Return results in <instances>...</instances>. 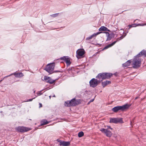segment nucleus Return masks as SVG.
Instances as JSON below:
<instances>
[{"label": "nucleus", "mask_w": 146, "mask_h": 146, "mask_svg": "<svg viewBox=\"0 0 146 146\" xmlns=\"http://www.w3.org/2000/svg\"><path fill=\"white\" fill-rule=\"evenodd\" d=\"M141 60L136 56L131 61V64L133 67L135 68H139L141 66Z\"/></svg>", "instance_id": "f257e3e1"}, {"label": "nucleus", "mask_w": 146, "mask_h": 146, "mask_svg": "<svg viewBox=\"0 0 146 146\" xmlns=\"http://www.w3.org/2000/svg\"><path fill=\"white\" fill-rule=\"evenodd\" d=\"M108 129H110L111 130H112V128H111L110 126H108Z\"/></svg>", "instance_id": "c9c22d12"}, {"label": "nucleus", "mask_w": 146, "mask_h": 146, "mask_svg": "<svg viewBox=\"0 0 146 146\" xmlns=\"http://www.w3.org/2000/svg\"><path fill=\"white\" fill-rule=\"evenodd\" d=\"M59 143H59V145H62L61 143H62V142L63 141L61 140L60 139H57L56 140Z\"/></svg>", "instance_id": "cd10ccee"}, {"label": "nucleus", "mask_w": 146, "mask_h": 146, "mask_svg": "<svg viewBox=\"0 0 146 146\" xmlns=\"http://www.w3.org/2000/svg\"><path fill=\"white\" fill-rule=\"evenodd\" d=\"M70 101H67L65 102L64 105L66 106L70 107L71 106Z\"/></svg>", "instance_id": "5701e85b"}, {"label": "nucleus", "mask_w": 146, "mask_h": 146, "mask_svg": "<svg viewBox=\"0 0 146 146\" xmlns=\"http://www.w3.org/2000/svg\"><path fill=\"white\" fill-rule=\"evenodd\" d=\"M130 106V105L128 104H126L122 106H118L113 108L112 109V110L115 113L117 112L119 110L123 111L128 109Z\"/></svg>", "instance_id": "f03ea898"}, {"label": "nucleus", "mask_w": 146, "mask_h": 146, "mask_svg": "<svg viewBox=\"0 0 146 146\" xmlns=\"http://www.w3.org/2000/svg\"><path fill=\"white\" fill-rule=\"evenodd\" d=\"M139 97H136L135 98V100H136V99H138V98H139Z\"/></svg>", "instance_id": "e433bc0d"}, {"label": "nucleus", "mask_w": 146, "mask_h": 146, "mask_svg": "<svg viewBox=\"0 0 146 146\" xmlns=\"http://www.w3.org/2000/svg\"><path fill=\"white\" fill-rule=\"evenodd\" d=\"M55 66L54 63L48 64L46 66L45 70L50 74H51L53 72Z\"/></svg>", "instance_id": "7ed1b4c3"}, {"label": "nucleus", "mask_w": 146, "mask_h": 146, "mask_svg": "<svg viewBox=\"0 0 146 146\" xmlns=\"http://www.w3.org/2000/svg\"><path fill=\"white\" fill-rule=\"evenodd\" d=\"M91 102H90V101L88 102V104H89Z\"/></svg>", "instance_id": "4c0bfd02"}, {"label": "nucleus", "mask_w": 146, "mask_h": 146, "mask_svg": "<svg viewBox=\"0 0 146 146\" xmlns=\"http://www.w3.org/2000/svg\"><path fill=\"white\" fill-rule=\"evenodd\" d=\"M53 97H55V95H54L53 96Z\"/></svg>", "instance_id": "37998d69"}, {"label": "nucleus", "mask_w": 146, "mask_h": 146, "mask_svg": "<svg viewBox=\"0 0 146 146\" xmlns=\"http://www.w3.org/2000/svg\"><path fill=\"white\" fill-rule=\"evenodd\" d=\"M94 99H92L90 100V102H93L94 101Z\"/></svg>", "instance_id": "72a5a7b5"}, {"label": "nucleus", "mask_w": 146, "mask_h": 146, "mask_svg": "<svg viewBox=\"0 0 146 146\" xmlns=\"http://www.w3.org/2000/svg\"><path fill=\"white\" fill-rule=\"evenodd\" d=\"M71 106H75L80 103V100H76L74 98L70 101Z\"/></svg>", "instance_id": "9b49d317"}, {"label": "nucleus", "mask_w": 146, "mask_h": 146, "mask_svg": "<svg viewBox=\"0 0 146 146\" xmlns=\"http://www.w3.org/2000/svg\"><path fill=\"white\" fill-rule=\"evenodd\" d=\"M43 90L40 91H38L36 93V94L38 96H40L42 94V93H41V92Z\"/></svg>", "instance_id": "c85d7f7f"}, {"label": "nucleus", "mask_w": 146, "mask_h": 146, "mask_svg": "<svg viewBox=\"0 0 146 146\" xmlns=\"http://www.w3.org/2000/svg\"><path fill=\"white\" fill-rule=\"evenodd\" d=\"M49 122L45 119H43L40 122V125H41L48 124Z\"/></svg>", "instance_id": "aec40b11"}, {"label": "nucleus", "mask_w": 146, "mask_h": 146, "mask_svg": "<svg viewBox=\"0 0 146 146\" xmlns=\"http://www.w3.org/2000/svg\"><path fill=\"white\" fill-rule=\"evenodd\" d=\"M55 72H60V71H55Z\"/></svg>", "instance_id": "ea45409f"}, {"label": "nucleus", "mask_w": 146, "mask_h": 146, "mask_svg": "<svg viewBox=\"0 0 146 146\" xmlns=\"http://www.w3.org/2000/svg\"><path fill=\"white\" fill-rule=\"evenodd\" d=\"M100 30H101V29H100V28H99V31H100Z\"/></svg>", "instance_id": "a19ab883"}, {"label": "nucleus", "mask_w": 146, "mask_h": 146, "mask_svg": "<svg viewBox=\"0 0 146 146\" xmlns=\"http://www.w3.org/2000/svg\"><path fill=\"white\" fill-rule=\"evenodd\" d=\"M51 97V96H49V98H50H50Z\"/></svg>", "instance_id": "c03bdc74"}, {"label": "nucleus", "mask_w": 146, "mask_h": 146, "mask_svg": "<svg viewBox=\"0 0 146 146\" xmlns=\"http://www.w3.org/2000/svg\"><path fill=\"white\" fill-rule=\"evenodd\" d=\"M100 33V32H98L96 33H94L91 36L87 37L86 38V40H89L95 37L97 35Z\"/></svg>", "instance_id": "4468645a"}, {"label": "nucleus", "mask_w": 146, "mask_h": 146, "mask_svg": "<svg viewBox=\"0 0 146 146\" xmlns=\"http://www.w3.org/2000/svg\"><path fill=\"white\" fill-rule=\"evenodd\" d=\"M7 77H6V76H5V77H4L3 78V80H0V83L1 82V81L3 80L5 78H6Z\"/></svg>", "instance_id": "473e14b6"}, {"label": "nucleus", "mask_w": 146, "mask_h": 146, "mask_svg": "<svg viewBox=\"0 0 146 146\" xmlns=\"http://www.w3.org/2000/svg\"><path fill=\"white\" fill-rule=\"evenodd\" d=\"M124 37V36H121L120 37V39H122Z\"/></svg>", "instance_id": "f704fd0d"}, {"label": "nucleus", "mask_w": 146, "mask_h": 146, "mask_svg": "<svg viewBox=\"0 0 146 146\" xmlns=\"http://www.w3.org/2000/svg\"><path fill=\"white\" fill-rule=\"evenodd\" d=\"M96 78H97L100 79V73L98 74V75L96 77ZM99 80H100V79Z\"/></svg>", "instance_id": "c756f323"}, {"label": "nucleus", "mask_w": 146, "mask_h": 146, "mask_svg": "<svg viewBox=\"0 0 146 146\" xmlns=\"http://www.w3.org/2000/svg\"><path fill=\"white\" fill-rule=\"evenodd\" d=\"M85 53L84 50L82 49H78L76 51V56L78 59H80L83 57Z\"/></svg>", "instance_id": "0eeeda50"}, {"label": "nucleus", "mask_w": 146, "mask_h": 146, "mask_svg": "<svg viewBox=\"0 0 146 146\" xmlns=\"http://www.w3.org/2000/svg\"><path fill=\"white\" fill-rule=\"evenodd\" d=\"M60 59L64 60L66 63L67 66H68L71 64V62L68 56H64L61 57L60 58Z\"/></svg>", "instance_id": "9d476101"}, {"label": "nucleus", "mask_w": 146, "mask_h": 146, "mask_svg": "<svg viewBox=\"0 0 146 146\" xmlns=\"http://www.w3.org/2000/svg\"><path fill=\"white\" fill-rule=\"evenodd\" d=\"M113 74L111 73H101V78L102 79H108L112 76Z\"/></svg>", "instance_id": "6e6552de"}, {"label": "nucleus", "mask_w": 146, "mask_h": 146, "mask_svg": "<svg viewBox=\"0 0 146 146\" xmlns=\"http://www.w3.org/2000/svg\"><path fill=\"white\" fill-rule=\"evenodd\" d=\"M146 55V51L145 50H142L140 53H139L136 56H137L139 57H140L142 56H144L145 57V56Z\"/></svg>", "instance_id": "dca6fc26"}, {"label": "nucleus", "mask_w": 146, "mask_h": 146, "mask_svg": "<svg viewBox=\"0 0 146 146\" xmlns=\"http://www.w3.org/2000/svg\"><path fill=\"white\" fill-rule=\"evenodd\" d=\"M55 80H53L52 79H51L50 78L47 81H46V82L49 83L50 84H52L54 83L55 82Z\"/></svg>", "instance_id": "b1692460"}, {"label": "nucleus", "mask_w": 146, "mask_h": 146, "mask_svg": "<svg viewBox=\"0 0 146 146\" xmlns=\"http://www.w3.org/2000/svg\"><path fill=\"white\" fill-rule=\"evenodd\" d=\"M141 25L140 24H133L131 25H129L128 26L129 27V29H130V28L133 27H135L136 26Z\"/></svg>", "instance_id": "4be33fe9"}, {"label": "nucleus", "mask_w": 146, "mask_h": 146, "mask_svg": "<svg viewBox=\"0 0 146 146\" xmlns=\"http://www.w3.org/2000/svg\"><path fill=\"white\" fill-rule=\"evenodd\" d=\"M59 13H56L51 15L50 16L53 17H54L58 16Z\"/></svg>", "instance_id": "bb28decb"}, {"label": "nucleus", "mask_w": 146, "mask_h": 146, "mask_svg": "<svg viewBox=\"0 0 146 146\" xmlns=\"http://www.w3.org/2000/svg\"><path fill=\"white\" fill-rule=\"evenodd\" d=\"M100 82V81L99 80L93 78L90 81V87L94 88L97 86Z\"/></svg>", "instance_id": "20e7f679"}, {"label": "nucleus", "mask_w": 146, "mask_h": 146, "mask_svg": "<svg viewBox=\"0 0 146 146\" xmlns=\"http://www.w3.org/2000/svg\"><path fill=\"white\" fill-rule=\"evenodd\" d=\"M106 34V36L107 37V40H110L112 38L114 37V34L113 33H111L110 34L107 32H105Z\"/></svg>", "instance_id": "ddd939ff"}, {"label": "nucleus", "mask_w": 146, "mask_h": 146, "mask_svg": "<svg viewBox=\"0 0 146 146\" xmlns=\"http://www.w3.org/2000/svg\"><path fill=\"white\" fill-rule=\"evenodd\" d=\"M101 31H110L108 29L107 27H101Z\"/></svg>", "instance_id": "412c9836"}, {"label": "nucleus", "mask_w": 146, "mask_h": 146, "mask_svg": "<svg viewBox=\"0 0 146 146\" xmlns=\"http://www.w3.org/2000/svg\"><path fill=\"white\" fill-rule=\"evenodd\" d=\"M33 91H34V93L35 94V90H33Z\"/></svg>", "instance_id": "58836bf2"}, {"label": "nucleus", "mask_w": 146, "mask_h": 146, "mask_svg": "<svg viewBox=\"0 0 146 146\" xmlns=\"http://www.w3.org/2000/svg\"><path fill=\"white\" fill-rule=\"evenodd\" d=\"M101 131L108 137H110L112 135V133L111 131L108 130V129L103 128L101 129Z\"/></svg>", "instance_id": "1a4fd4ad"}, {"label": "nucleus", "mask_w": 146, "mask_h": 146, "mask_svg": "<svg viewBox=\"0 0 146 146\" xmlns=\"http://www.w3.org/2000/svg\"><path fill=\"white\" fill-rule=\"evenodd\" d=\"M13 75L15 76V77L17 78H21L24 76L23 73L22 72L16 73V72H15L14 73H12L9 75L7 76L6 77H8Z\"/></svg>", "instance_id": "f8f14e48"}, {"label": "nucleus", "mask_w": 146, "mask_h": 146, "mask_svg": "<svg viewBox=\"0 0 146 146\" xmlns=\"http://www.w3.org/2000/svg\"><path fill=\"white\" fill-rule=\"evenodd\" d=\"M39 108H41V107H42V104L41 103H39Z\"/></svg>", "instance_id": "2f4dec72"}, {"label": "nucleus", "mask_w": 146, "mask_h": 146, "mask_svg": "<svg viewBox=\"0 0 146 146\" xmlns=\"http://www.w3.org/2000/svg\"><path fill=\"white\" fill-rule=\"evenodd\" d=\"M113 74L115 76H117V74H115V73L114 74Z\"/></svg>", "instance_id": "79ce46f5"}, {"label": "nucleus", "mask_w": 146, "mask_h": 146, "mask_svg": "<svg viewBox=\"0 0 146 146\" xmlns=\"http://www.w3.org/2000/svg\"><path fill=\"white\" fill-rule=\"evenodd\" d=\"M15 129L18 131L21 132H24L30 130L29 128L23 126H18L15 128Z\"/></svg>", "instance_id": "39448f33"}, {"label": "nucleus", "mask_w": 146, "mask_h": 146, "mask_svg": "<svg viewBox=\"0 0 146 146\" xmlns=\"http://www.w3.org/2000/svg\"><path fill=\"white\" fill-rule=\"evenodd\" d=\"M84 133L82 131H81L78 133V137H81L84 136Z\"/></svg>", "instance_id": "393cba45"}, {"label": "nucleus", "mask_w": 146, "mask_h": 146, "mask_svg": "<svg viewBox=\"0 0 146 146\" xmlns=\"http://www.w3.org/2000/svg\"><path fill=\"white\" fill-rule=\"evenodd\" d=\"M111 82L110 81L106 80V81L102 82V84L103 88L105 87L108 84H110Z\"/></svg>", "instance_id": "f3484780"}, {"label": "nucleus", "mask_w": 146, "mask_h": 146, "mask_svg": "<svg viewBox=\"0 0 146 146\" xmlns=\"http://www.w3.org/2000/svg\"><path fill=\"white\" fill-rule=\"evenodd\" d=\"M109 122L110 123H123L122 118H110Z\"/></svg>", "instance_id": "423d86ee"}, {"label": "nucleus", "mask_w": 146, "mask_h": 146, "mask_svg": "<svg viewBox=\"0 0 146 146\" xmlns=\"http://www.w3.org/2000/svg\"><path fill=\"white\" fill-rule=\"evenodd\" d=\"M131 60H128L126 62L122 64V66L124 68L127 67L131 64Z\"/></svg>", "instance_id": "2eb2a0df"}, {"label": "nucleus", "mask_w": 146, "mask_h": 146, "mask_svg": "<svg viewBox=\"0 0 146 146\" xmlns=\"http://www.w3.org/2000/svg\"><path fill=\"white\" fill-rule=\"evenodd\" d=\"M117 40L113 42L111 44H110L107 46H106L103 49H102V50H103L105 49H107L108 48L112 46L116 43L117 40Z\"/></svg>", "instance_id": "a211bd4d"}, {"label": "nucleus", "mask_w": 146, "mask_h": 146, "mask_svg": "<svg viewBox=\"0 0 146 146\" xmlns=\"http://www.w3.org/2000/svg\"><path fill=\"white\" fill-rule=\"evenodd\" d=\"M36 97H37V96H35V97L31 99H29L28 100H27L26 101V102L31 101H32L33 100V99H35Z\"/></svg>", "instance_id": "7c9ffc66"}, {"label": "nucleus", "mask_w": 146, "mask_h": 146, "mask_svg": "<svg viewBox=\"0 0 146 146\" xmlns=\"http://www.w3.org/2000/svg\"><path fill=\"white\" fill-rule=\"evenodd\" d=\"M50 78V77L48 76H45L44 77V80L46 81H47Z\"/></svg>", "instance_id": "a878e982"}, {"label": "nucleus", "mask_w": 146, "mask_h": 146, "mask_svg": "<svg viewBox=\"0 0 146 146\" xmlns=\"http://www.w3.org/2000/svg\"><path fill=\"white\" fill-rule=\"evenodd\" d=\"M62 142V143L61 144L63 146H68L70 144V142L69 141H63Z\"/></svg>", "instance_id": "6ab92c4d"}]
</instances>
